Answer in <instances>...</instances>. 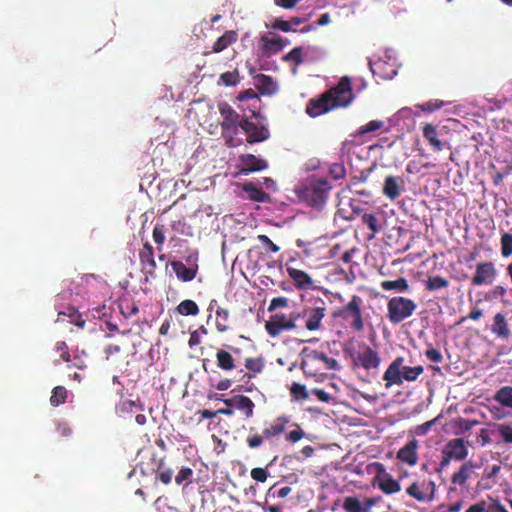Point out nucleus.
Listing matches in <instances>:
<instances>
[{
	"instance_id": "f257e3e1",
	"label": "nucleus",
	"mask_w": 512,
	"mask_h": 512,
	"mask_svg": "<svg viewBox=\"0 0 512 512\" xmlns=\"http://www.w3.org/2000/svg\"><path fill=\"white\" fill-rule=\"evenodd\" d=\"M353 98L351 81L349 77L344 76L319 97L310 99L306 105V113L315 118L335 108L348 106Z\"/></svg>"
},
{
	"instance_id": "f03ea898",
	"label": "nucleus",
	"mask_w": 512,
	"mask_h": 512,
	"mask_svg": "<svg viewBox=\"0 0 512 512\" xmlns=\"http://www.w3.org/2000/svg\"><path fill=\"white\" fill-rule=\"evenodd\" d=\"M332 189L328 180L323 178L310 177L295 187V194L298 199L315 209H322Z\"/></svg>"
},
{
	"instance_id": "7ed1b4c3",
	"label": "nucleus",
	"mask_w": 512,
	"mask_h": 512,
	"mask_svg": "<svg viewBox=\"0 0 512 512\" xmlns=\"http://www.w3.org/2000/svg\"><path fill=\"white\" fill-rule=\"evenodd\" d=\"M344 355L351 360L353 369L378 370L381 364L379 353L367 343L349 341L343 347Z\"/></svg>"
},
{
	"instance_id": "20e7f679",
	"label": "nucleus",
	"mask_w": 512,
	"mask_h": 512,
	"mask_svg": "<svg viewBox=\"0 0 512 512\" xmlns=\"http://www.w3.org/2000/svg\"><path fill=\"white\" fill-rule=\"evenodd\" d=\"M404 358L396 357L383 374L385 387L389 389L393 385H402L404 381L413 382L424 372L422 365L410 367L403 366Z\"/></svg>"
},
{
	"instance_id": "39448f33",
	"label": "nucleus",
	"mask_w": 512,
	"mask_h": 512,
	"mask_svg": "<svg viewBox=\"0 0 512 512\" xmlns=\"http://www.w3.org/2000/svg\"><path fill=\"white\" fill-rule=\"evenodd\" d=\"M303 372L307 375H322L325 371L339 368L335 358L329 357L326 353L318 350L310 351L301 363Z\"/></svg>"
},
{
	"instance_id": "423d86ee",
	"label": "nucleus",
	"mask_w": 512,
	"mask_h": 512,
	"mask_svg": "<svg viewBox=\"0 0 512 512\" xmlns=\"http://www.w3.org/2000/svg\"><path fill=\"white\" fill-rule=\"evenodd\" d=\"M417 304L403 296L392 297L387 303V317L393 324H399L413 315Z\"/></svg>"
},
{
	"instance_id": "0eeeda50",
	"label": "nucleus",
	"mask_w": 512,
	"mask_h": 512,
	"mask_svg": "<svg viewBox=\"0 0 512 512\" xmlns=\"http://www.w3.org/2000/svg\"><path fill=\"white\" fill-rule=\"evenodd\" d=\"M362 302L359 296L353 295L351 300L336 313L355 332H362L364 330Z\"/></svg>"
},
{
	"instance_id": "6e6552de",
	"label": "nucleus",
	"mask_w": 512,
	"mask_h": 512,
	"mask_svg": "<svg viewBox=\"0 0 512 512\" xmlns=\"http://www.w3.org/2000/svg\"><path fill=\"white\" fill-rule=\"evenodd\" d=\"M258 117H260V112L254 107V109H251V115L245 114L241 120V129L246 134V141L249 144L260 143L270 137V132L266 126L257 125L250 120Z\"/></svg>"
},
{
	"instance_id": "1a4fd4ad",
	"label": "nucleus",
	"mask_w": 512,
	"mask_h": 512,
	"mask_svg": "<svg viewBox=\"0 0 512 512\" xmlns=\"http://www.w3.org/2000/svg\"><path fill=\"white\" fill-rule=\"evenodd\" d=\"M218 109L223 119L220 123L222 135L231 141L237 135L238 128H241L242 117L227 102L219 103Z\"/></svg>"
},
{
	"instance_id": "9d476101",
	"label": "nucleus",
	"mask_w": 512,
	"mask_h": 512,
	"mask_svg": "<svg viewBox=\"0 0 512 512\" xmlns=\"http://www.w3.org/2000/svg\"><path fill=\"white\" fill-rule=\"evenodd\" d=\"M301 317L300 313H291L287 318L283 313H275L265 323V329L269 336L277 337L283 331H289L297 327L296 321Z\"/></svg>"
},
{
	"instance_id": "9b49d317",
	"label": "nucleus",
	"mask_w": 512,
	"mask_h": 512,
	"mask_svg": "<svg viewBox=\"0 0 512 512\" xmlns=\"http://www.w3.org/2000/svg\"><path fill=\"white\" fill-rule=\"evenodd\" d=\"M290 41L279 34L268 32L259 39V51L262 57L270 58L283 50Z\"/></svg>"
},
{
	"instance_id": "f8f14e48",
	"label": "nucleus",
	"mask_w": 512,
	"mask_h": 512,
	"mask_svg": "<svg viewBox=\"0 0 512 512\" xmlns=\"http://www.w3.org/2000/svg\"><path fill=\"white\" fill-rule=\"evenodd\" d=\"M498 275L495 264L491 261H482L476 264L475 272L471 278L472 286L491 285Z\"/></svg>"
},
{
	"instance_id": "ddd939ff",
	"label": "nucleus",
	"mask_w": 512,
	"mask_h": 512,
	"mask_svg": "<svg viewBox=\"0 0 512 512\" xmlns=\"http://www.w3.org/2000/svg\"><path fill=\"white\" fill-rule=\"evenodd\" d=\"M239 160V174L249 175L253 172L262 171L268 168V162L254 154H241Z\"/></svg>"
},
{
	"instance_id": "4468645a",
	"label": "nucleus",
	"mask_w": 512,
	"mask_h": 512,
	"mask_svg": "<svg viewBox=\"0 0 512 512\" xmlns=\"http://www.w3.org/2000/svg\"><path fill=\"white\" fill-rule=\"evenodd\" d=\"M382 501L381 496L369 497L363 503L356 496H347L343 501V509L346 512H370L372 507Z\"/></svg>"
},
{
	"instance_id": "2eb2a0df",
	"label": "nucleus",
	"mask_w": 512,
	"mask_h": 512,
	"mask_svg": "<svg viewBox=\"0 0 512 512\" xmlns=\"http://www.w3.org/2000/svg\"><path fill=\"white\" fill-rule=\"evenodd\" d=\"M491 333L498 339L507 341L512 336V330L507 319V312H497L490 325Z\"/></svg>"
},
{
	"instance_id": "dca6fc26",
	"label": "nucleus",
	"mask_w": 512,
	"mask_h": 512,
	"mask_svg": "<svg viewBox=\"0 0 512 512\" xmlns=\"http://www.w3.org/2000/svg\"><path fill=\"white\" fill-rule=\"evenodd\" d=\"M300 314L301 317L306 318V329L309 331H317L322 327V320L326 315V308L324 303H322V306L306 308Z\"/></svg>"
},
{
	"instance_id": "f3484780",
	"label": "nucleus",
	"mask_w": 512,
	"mask_h": 512,
	"mask_svg": "<svg viewBox=\"0 0 512 512\" xmlns=\"http://www.w3.org/2000/svg\"><path fill=\"white\" fill-rule=\"evenodd\" d=\"M139 260L145 274L154 276L157 266L154 259V250L149 242H146L140 249Z\"/></svg>"
},
{
	"instance_id": "a211bd4d",
	"label": "nucleus",
	"mask_w": 512,
	"mask_h": 512,
	"mask_svg": "<svg viewBox=\"0 0 512 512\" xmlns=\"http://www.w3.org/2000/svg\"><path fill=\"white\" fill-rule=\"evenodd\" d=\"M404 184L400 176L389 175L384 180L382 192L390 200H395L401 195Z\"/></svg>"
},
{
	"instance_id": "6ab92c4d",
	"label": "nucleus",
	"mask_w": 512,
	"mask_h": 512,
	"mask_svg": "<svg viewBox=\"0 0 512 512\" xmlns=\"http://www.w3.org/2000/svg\"><path fill=\"white\" fill-rule=\"evenodd\" d=\"M244 365L249 372L243 373L239 381L249 383L256 374H259L263 371L265 367V359L263 356L248 357L245 359Z\"/></svg>"
},
{
	"instance_id": "aec40b11",
	"label": "nucleus",
	"mask_w": 512,
	"mask_h": 512,
	"mask_svg": "<svg viewBox=\"0 0 512 512\" xmlns=\"http://www.w3.org/2000/svg\"><path fill=\"white\" fill-rule=\"evenodd\" d=\"M289 419L286 417H278L270 423H266L262 435L265 440L270 441L271 439L280 436L286 430V425Z\"/></svg>"
},
{
	"instance_id": "412c9836",
	"label": "nucleus",
	"mask_w": 512,
	"mask_h": 512,
	"mask_svg": "<svg viewBox=\"0 0 512 512\" xmlns=\"http://www.w3.org/2000/svg\"><path fill=\"white\" fill-rule=\"evenodd\" d=\"M286 271L297 289L308 290L313 288V280L305 271L293 267H287Z\"/></svg>"
},
{
	"instance_id": "4be33fe9",
	"label": "nucleus",
	"mask_w": 512,
	"mask_h": 512,
	"mask_svg": "<svg viewBox=\"0 0 512 512\" xmlns=\"http://www.w3.org/2000/svg\"><path fill=\"white\" fill-rule=\"evenodd\" d=\"M417 449L418 441L416 439H412L405 446L399 449L397 452V458L409 466H414L418 461Z\"/></svg>"
},
{
	"instance_id": "5701e85b",
	"label": "nucleus",
	"mask_w": 512,
	"mask_h": 512,
	"mask_svg": "<svg viewBox=\"0 0 512 512\" xmlns=\"http://www.w3.org/2000/svg\"><path fill=\"white\" fill-rule=\"evenodd\" d=\"M170 265L176 274L177 278L183 282L192 281L198 272V265L194 263L192 266L187 267L181 261H171Z\"/></svg>"
},
{
	"instance_id": "b1692460",
	"label": "nucleus",
	"mask_w": 512,
	"mask_h": 512,
	"mask_svg": "<svg viewBox=\"0 0 512 512\" xmlns=\"http://www.w3.org/2000/svg\"><path fill=\"white\" fill-rule=\"evenodd\" d=\"M444 450L449 454L450 458L455 460H463L468 455V449L464 444L462 438H455L450 440L445 446Z\"/></svg>"
},
{
	"instance_id": "393cba45",
	"label": "nucleus",
	"mask_w": 512,
	"mask_h": 512,
	"mask_svg": "<svg viewBox=\"0 0 512 512\" xmlns=\"http://www.w3.org/2000/svg\"><path fill=\"white\" fill-rule=\"evenodd\" d=\"M237 39L238 34L233 30H228L214 42L211 51L204 52V54L220 53L230 45L234 44Z\"/></svg>"
},
{
	"instance_id": "a878e982",
	"label": "nucleus",
	"mask_w": 512,
	"mask_h": 512,
	"mask_svg": "<svg viewBox=\"0 0 512 512\" xmlns=\"http://www.w3.org/2000/svg\"><path fill=\"white\" fill-rule=\"evenodd\" d=\"M474 469L475 465L471 461L465 462L461 465L459 470L453 474L451 482L463 488H467V481L471 478Z\"/></svg>"
},
{
	"instance_id": "bb28decb",
	"label": "nucleus",
	"mask_w": 512,
	"mask_h": 512,
	"mask_svg": "<svg viewBox=\"0 0 512 512\" xmlns=\"http://www.w3.org/2000/svg\"><path fill=\"white\" fill-rule=\"evenodd\" d=\"M242 190L247 194V198L251 201L265 203L270 200L269 194L253 182L244 183L242 185Z\"/></svg>"
},
{
	"instance_id": "cd10ccee",
	"label": "nucleus",
	"mask_w": 512,
	"mask_h": 512,
	"mask_svg": "<svg viewBox=\"0 0 512 512\" xmlns=\"http://www.w3.org/2000/svg\"><path fill=\"white\" fill-rule=\"evenodd\" d=\"M423 137L429 143L434 151H441L444 148V143L438 137L436 126L431 123H426L423 126Z\"/></svg>"
},
{
	"instance_id": "c85d7f7f",
	"label": "nucleus",
	"mask_w": 512,
	"mask_h": 512,
	"mask_svg": "<svg viewBox=\"0 0 512 512\" xmlns=\"http://www.w3.org/2000/svg\"><path fill=\"white\" fill-rule=\"evenodd\" d=\"M425 488L426 487H423L422 483L413 482L407 487L406 493L419 502H430L431 495L425 491Z\"/></svg>"
},
{
	"instance_id": "c756f323",
	"label": "nucleus",
	"mask_w": 512,
	"mask_h": 512,
	"mask_svg": "<svg viewBox=\"0 0 512 512\" xmlns=\"http://www.w3.org/2000/svg\"><path fill=\"white\" fill-rule=\"evenodd\" d=\"M215 357L218 368L223 371H231L236 367L232 354L224 349H219Z\"/></svg>"
},
{
	"instance_id": "7c9ffc66",
	"label": "nucleus",
	"mask_w": 512,
	"mask_h": 512,
	"mask_svg": "<svg viewBox=\"0 0 512 512\" xmlns=\"http://www.w3.org/2000/svg\"><path fill=\"white\" fill-rule=\"evenodd\" d=\"M216 321L215 326L216 330L219 333H225L230 329L229 325V317L230 312L228 309L218 306L215 310Z\"/></svg>"
},
{
	"instance_id": "2f4dec72",
	"label": "nucleus",
	"mask_w": 512,
	"mask_h": 512,
	"mask_svg": "<svg viewBox=\"0 0 512 512\" xmlns=\"http://www.w3.org/2000/svg\"><path fill=\"white\" fill-rule=\"evenodd\" d=\"M282 61L285 63L294 64V67L292 68V73L296 74L297 67L304 62L303 48L301 46L294 47L290 52H288L282 57Z\"/></svg>"
},
{
	"instance_id": "473e14b6",
	"label": "nucleus",
	"mask_w": 512,
	"mask_h": 512,
	"mask_svg": "<svg viewBox=\"0 0 512 512\" xmlns=\"http://www.w3.org/2000/svg\"><path fill=\"white\" fill-rule=\"evenodd\" d=\"M493 399L503 407L512 409V386H503L498 389Z\"/></svg>"
},
{
	"instance_id": "72a5a7b5",
	"label": "nucleus",
	"mask_w": 512,
	"mask_h": 512,
	"mask_svg": "<svg viewBox=\"0 0 512 512\" xmlns=\"http://www.w3.org/2000/svg\"><path fill=\"white\" fill-rule=\"evenodd\" d=\"M381 288L385 291L395 290L397 292H406L409 290V283L406 278L399 277L396 280L382 281Z\"/></svg>"
},
{
	"instance_id": "f704fd0d",
	"label": "nucleus",
	"mask_w": 512,
	"mask_h": 512,
	"mask_svg": "<svg viewBox=\"0 0 512 512\" xmlns=\"http://www.w3.org/2000/svg\"><path fill=\"white\" fill-rule=\"evenodd\" d=\"M314 453H315L314 447H312L310 445L304 446L300 451V454L302 456H300L298 454L285 455L282 458V465H288V464L292 463L294 460L303 461L306 458L312 457L314 455Z\"/></svg>"
},
{
	"instance_id": "c9c22d12",
	"label": "nucleus",
	"mask_w": 512,
	"mask_h": 512,
	"mask_svg": "<svg viewBox=\"0 0 512 512\" xmlns=\"http://www.w3.org/2000/svg\"><path fill=\"white\" fill-rule=\"evenodd\" d=\"M257 84V88L262 92L266 94H272L276 90V85L272 79V77L264 74H259L255 78Z\"/></svg>"
},
{
	"instance_id": "e433bc0d",
	"label": "nucleus",
	"mask_w": 512,
	"mask_h": 512,
	"mask_svg": "<svg viewBox=\"0 0 512 512\" xmlns=\"http://www.w3.org/2000/svg\"><path fill=\"white\" fill-rule=\"evenodd\" d=\"M177 312L183 316H196L199 314V307L193 300L186 299L180 302L176 308Z\"/></svg>"
},
{
	"instance_id": "4c0bfd02",
	"label": "nucleus",
	"mask_w": 512,
	"mask_h": 512,
	"mask_svg": "<svg viewBox=\"0 0 512 512\" xmlns=\"http://www.w3.org/2000/svg\"><path fill=\"white\" fill-rule=\"evenodd\" d=\"M254 408L255 404L249 397L238 395L236 409L242 411L246 418H251L253 416Z\"/></svg>"
},
{
	"instance_id": "58836bf2",
	"label": "nucleus",
	"mask_w": 512,
	"mask_h": 512,
	"mask_svg": "<svg viewBox=\"0 0 512 512\" xmlns=\"http://www.w3.org/2000/svg\"><path fill=\"white\" fill-rule=\"evenodd\" d=\"M362 224L366 225L371 231L370 239L374 238L377 233L380 231V226L378 224L377 217L372 213H364L361 216Z\"/></svg>"
},
{
	"instance_id": "ea45409f",
	"label": "nucleus",
	"mask_w": 512,
	"mask_h": 512,
	"mask_svg": "<svg viewBox=\"0 0 512 512\" xmlns=\"http://www.w3.org/2000/svg\"><path fill=\"white\" fill-rule=\"evenodd\" d=\"M68 396L67 389L64 386H56L52 390V395L50 397V404L53 407H57L66 402Z\"/></svg>"
},
{
	"instance_id": "a19ab883",
	"label": "nucleus",
	"mask_w": 512,
	"mask_h": 512,
	"mask_svg": "<svg viewBox=\"0 0 512 512\" xmlns=\"http://www.w3.org/2000/svg\"><path fill=\"white\" fill-rule=\"evenodd\" d=\"M501 255L508 258L512 255V232H502L500 237Z\"/></svg>"
},
{
	"instance_id": "79ce46f5",
	"label": "nucleus",
	"mask_w": 512,
	"mask_h": 512,
	"mask_svg": "<svg viewBox=\"0 0 512 512\" xmlns=\"http://www.w3.org/2000/svg\"><path fill=\"white\" fill-rule=\"evenodd\" d=\"M378 488L385 494L391 495L394 493H398L401 490L400 483L395 480L392 476L386 479L385 481H381L379 483Z\"/></svg>"
},
{
	"instance_id": "37998d69",
	"label": "nucleus",
	"mask_w": 512,
	"mask_h": 512,
	"mask_svg": "<svg viewBox=\"0 0 512 512\" xmlns=\"http://www.w3.org/2000/svg\"><path fill=\"white\" fill-rule=\"evenodd\" d=\"M449 281L442 276H432L426 280L425 287L429 291H435L448 287Z\"/></svg>"
},
{
	"instance_id": "c03bdc74",
	"label": "nucleus",
	"mask_w": 512,
	"mask_h": 512,
	"mask_svg": "<svg viewBox=\"0 0 512 512\" xmlns=\"http://www.w3.org/2000/svg\"><path fill=\"white\" fill-rule=\"evenodd\" d=\"M278 456H275L268 464H267V467L266 468H260V467H256V468H253L250 472V475H251V478L253 480H255L256 482H261V483H264L269 474L267 472V468L272 466L276 460H277Z\"/></svg>"
},
{
	"instance_id": "a18cd8bd",
	"label": "nucleus",
	"mask_w": 512,
	"mask_h": 512,
	"mask_svg": "<svg viewBox=\"0 0 512 512\" xmlns=\"http://www.w3.org/2000/svg\"><path fill=\"white\" fill-rule=\"evenodd\" d=\"M372 467L374 468V471H375V477L373 479V486H376V485L379 486V483L381 481H385L386 479H388L389 477L392 476L390 473H388L386 471L384 464H382L380 462L373 463Z\"/></svg>"
},
{
	"instance_id": "49530a36",
	"label": "nucleus",
	"mask_w": 512,
	"mask_h": 512,
	"mask_svg": "<svg viewBox=\"0 0 512 512\" xmlns=\"http://www.w3.org/2000/svg\"><path fill=\"white\" fill-rule=\"evenodd\" d=\"M383 124L384 123L381 120H372L367 124L359 127L354 136H362L364 134L379 130L383 127Z\"/></svg>"
},
{
	"instance_id": "de8ad7c7",
	"label": "nucleus",
	"mask_w": 512,
	"mask_h": 512,
	"mask_svg": "<svg viewBox=\"0 0 512 512\" xmlns=\"http://www.w3.org/2000/svg\"><path fill=\"white\" fill-rule=\"evenodd\" d=\"M164 461L160 460L157 469V478L165 485H168L172 481L173 470L171 468L162 469Z\"/></svg>"
},
{
	"instance_id": "09e8293b",
	"label": "nucleus",
	"mask_w": 512,
	"mask_h": 512,
	"mask_svg": "<svg viewBox=\"0 0 512 512\" xmlns=\"http://www.w3.org/2000/svg\"><path fill=\"white\" fill-rule=\"evenodd\" d=\"M220 80L226 86H235L240 80L238 70L234 69L233 71L222 73Z\"/></svg>"
},
{
	"instance_id": "8fccbe9b",
	"label": "nucleus",
	"mask_w": 512,
	"mask_h": 512,
	"mask_svg": "<svg viewBox=\"0 0 512 512\" xmlns=\"http://www.w3.org/2000/svg\"><path fill=\"white\" fill-rule=\"evenodd\" d=\"M329 175L334 180H340L346 176V168L343 163H333L329 166Z\"/></svg>"
},
{
	"instance_id": "3c124183",
	"label": "nucleus",
	"mask_w": 512,
	"mask_h": 512,
	"mask_svg": "<svg viewBox=\"0 0 512 512\" xmlns=\"http://www.w3.org/2000/svg\"><path fill=\"white\" fill-rule=\"evenodd\" d=\"M193 470L189 467H183L179 470L175 476V482L177 485H181L186 482V485L192 481Z\"/></svg>"
},
{
	"instance_id": "603ef678",
	"label": "nucleus",
	"mask_w": 512,
	"mask_h": 512,
	"mask_svg": "<svg viewBox=\"0 0 512 512\" xmlns=\"http://www.w3.org/2000/svg\"><path fill=\"white\" fill-rule=\"evenodd\" d=\"M444 102L441 100H429L427 102H424L422 104H417L416 108L420 109L423 112L431 113L434 112L441 107H443Z\"/></svg>"
},
{
	"instance_id": "864d4df0",
	"label": "nucleus",
	"mask_w": 512,
	"mask_h": 512,
	"mask_svg": "<svg viewBox=\"0 0 512 512\" xmlns=\"http://www.w3.org/2000/svg\"><path fill=\"white\" fill-rule=\"evenodd\" d=\"M291 395L296 399H307L309 397V393L305 387V385L294 382L290 388Z\"/></svg>"
},
{
	"instance_id": "5fc2aeb1",
	"label": "nucleus",
	"mask_w": 512,
	"mask_h": 512,
	"mask_svg": "<svg viewBox=\"0 0 512 512\" xmlns=\"http://www.w3.org/2000/svg\"><path fill=\"white\" fill-rule=\"evenodd\" d=\"M121 313L126 317H131L138 313V306L132 301H124L120 305Z\"/></svg>"
},
{
	"instance_id": "6e6d98bb",
	"label": "nucleus",
	"mask_w": 512,
	"mask_h": 512,
	"mask_svg": "<svg viewBox=\"0 0 512 512\" xmlns=\"http://www.w3.org/2000/svg\"><path fill=\"white\" fill-rule=\"evenodd\" d=\"M264 441H265V439H264L263 435L262 434H258V433L249 435L246 438L247 446L250 449H257V448H259L260 446L263 445Z\"/></svg>"
},
{
	"instance_id": "4d7b16f0",
	"label": "nucleus",
	"mask_w": 512,
	"mask_h": 512,
	"mask_svg": "<svg viewBox=\"0 0 512 512\" xmlns=\"http://www.w3.org/2000/svg\"><path fill=\"white\" fill-rule=\"evenodd\" d=\"M153 239L156 244L163 245L165 242V229L163 225L156 224L152 232Z\"/></svg>"
},
{
	"instance_id": "13d9d810",
	"label": "nucleus",
	"mask_w": 512,
	"mask_h": 512,
	"mask_svg": "<svg viewBox=\"0 0 512 512\" xmlns=\"http://www.w3.org/2000/svg\"><path fill=\"white\" fill-rule=\"evenodd\" d=\"M55 349L60 352V359L64 362L70 361V353L68 346L64 341H58L55 345Z\"/></svg>"
},
{
	"instance_id": "bf43d9fd",
	"label": "nucleus",
	"mask_w": 512,
	"mask_h": 512,
	"mask_svg": "<svg viewBox=\"0 0 512 512\" xmlns=\"http://www.w3.org/2000/svg\"><path fill=\"white\" fill-rule=\"evenodd\" d=\"M271 28H273L275 30H280L282 32L294 31L292 29V27H291V22L290 21H286V20H282V19H276L272 23Z\"/></svg>"
},
{
	"instance_id": "052dcab7",
	"label": "nucleus",
	"mask_w": 512,
	"mask_h": 512,
	"mask_svg": "<svg viewBox=\"0 0 512 512\" xmlns=\"http://www.w3.org/2000/svg\"><path fill=\"white\" fill-rule=\"evenodd\" d=\"M305 437V432L298 427L296 430L290 431L288 434H286L285 439L288 442L296 443L303 439Z\"/></svg>"
},
{
	"instance_id": "680f3d73",
	"label": "nucleus",
	"mask_w": 512,
	"mask_h": 512,
	"mask_svg": "<svg viewBox=\"0 0 512 512\" xmlns=\"http://www.w3.org/2000/svg\"><path fill=\"white\" fill-rule=\"evenodd\" d=\"M257 239L263 245H265L269 249L270 252L277 253L280 250L279 246L276 245L275 243H273L272 240L267 235L260 234V235H258Z\"/></svg>"
},
{
	"instance_id": "e2e57ef3",
	"label": "nucleus",
	"mask_w": 512,
	"mask_h": 512,
	"mask_svg": "<svg viewBox=\"0 0 512 512\" xmlns=\"http://www.w3.org/2000/svg\"><path fill=\"white\" fill-rule=\"evenodd\" d=\"M499 434L505 443H512V427L509 425H500Z\"/></svg>"
},
{
	"instance_id": "0e129e2a",
	"label": "nucleus",
	"mask_w": 512,
	"mask_h": 512,
	"mask_svg": "<svg viewBox=\"0 0 512 512\" xmlns=\"http://www.w3.org/2000/svg\"><path fill=\"white\" fill-rule=\"evenodd\" d=\"M425 356L432 362L440 363L443 360L441 352L436 348H429L425 351Z\"/></svg>"
},
{
	"instance_id": "69168bd1",
	"label": "nucleus",
	"mask_w": 512,
	"mask_h": 512,
	"mask_svg": "<svg viewBox=\"0 0 512 512\" xmlns=\"http://www.w3.org/2000/svg\"><path fill=\"white\" fill-rule=\"evenodd\" d=\"M288 305V299L285 297H275L270 301L268 311L272 312L280 307H286Z\"/></svg>"
},
{
	"instance_id": "338daca9",
	"label": "nucleus",
	"mask_w": 512,
	"mask_h": 512,
	"mask_svg": "<svg viewBox=\"0 0 512 512\" xmlns=\"http://www.w3.org/2000/svg\"><path fill=\"white\" fill-rule=\"evenodd\" d=\"M487 504V512H504L506 509L502 504H500L498 501L490 499L486 500Z\"/></svg>"
},
{
	"instance_id": "774afa93",
	"label": "nucleus",
	"mask_w": 512,
	"mask_h": 512,
	"mask_svg": "<svg viewBox=\"0 0 512 512\" xmlns=\"http://www.w3.org/2000/svg\"><path fill=\"white\" fill-rule=\"evenodd\" d=\"M465 512H487L486 500H480L472 504Z\"/></svg>"
}]
</instances>
